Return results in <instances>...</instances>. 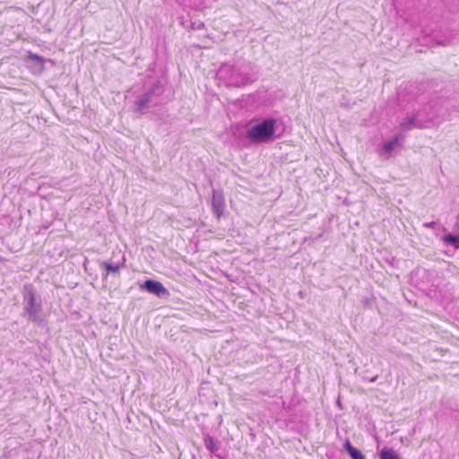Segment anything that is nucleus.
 <instances>
[{
    "label": "nucleus",
    "instance_id": "nucleus-1",
    "mask_svg": "<svg viewBox=\"0 0 459 459\" xmlns=\"http://www.w3.org/2000/svg\"><path fill=\"white\" fill-rule=\"evenodd\" d=\"M164 92L165 85L160 80L153 77L145 78L140 92L135 96L134 112L143 115L150 108L165 104Z\"/></svg>",
    "mask_w": 459,
    "mask_h": 459
},
{
    "label": "nucleus",
    "instance_id": "nucleus-2",
    "mask_svg": "<svg viewBox=\"0 0 459 459\" xmlns=\"http://www.w3.org/2000/svg\"><path fill=\"white\" fill-rule=\"evenodd\" d=\"M217 76L228 86L238 88L256 80L254 65L245 60H238L233 65L222 64L217 72Z\"/></svg>",
    "mask_w": 459,
    "mask_h": 459
},
{
    "label": "nucleus",
    "instance_id": "nucleus-3",
    "mask_svg": "<svg viewBox=\"0 0 459 459\" xmlns=\"http://www.w3.org/2000/svg\"><path fill=\"white\" fill-rule=\"evenodd\" d=\"M280 122L273 117H267L252 126L247 137L254 143H267L279 139L283 130L279 131Z\"/></svg>",
    "mask_w": 459,
    "mask_h": 459
},
{
    "label": "nucleus",
    "instance_id": "nucleus-4",
    "mask_svg": "<svg viewBox=\"0 0 459 459\" xmlns=\"http://www.w3.org/2000/svg\"><path fill=\"white\" fill-rule=\"evenodd\" d=\"M22 295L23 306L22 316L38 325H44L45 319L41 314V299L38 295L34 286L31 283H25L22 287Z\"/></svg>",
    "mask_w": 459,
    "mask_h": 459
},
{
    "label": "nucleus",
    "instance_id": "nucleus-5",
    "mask_svg": "<svg viewBox=\"0 0 459 459\" xmlns=\"http://www.w3.org/2000/svg\"><path fill=\"white\" fill-rule=\"evenodd\" d=\"M435 119V116H428L421 118V113H414L408 117L403 122L400 124L401 134L411 130L412 128H425Z\"/></svg>",
    "mask_w": 459,
    "mask_h": 459
},
{
    "label": "nucleus",
    "instance_id": "nucleus-6",
    "mask_svg": "<svg viewBox=\"0 0 459 459\" xmlns=\"http://www.w3.org/2000/svg\"><path fill=\"white\" fill-rule=\"evenodd\" d=\"M139 288L141 290L147 291L163 299H169L170 295L169 290L166 289L161 282L152 279L146 280L143 283L139 285Z\"/></svg>",
    "mask_w": 459,
    "mask_h": 459
},
{
    "label": "nucleus",
    "instance_id": "nucleus-7",
    "mask_svg": "<svg viewBox=\"0 0 459 459\" xmlns=\"http://www.w3.org/2000/svg\"><path fill=\"white\" fill-rule=\"evenodd\" d=\"M212 208L213 213L220 219L225 209L224 195L221 189H212Z\"/></svg>",
    "mask_w": 459,
    "mask_h": 459
},
{
    "label": "nucleus",
    "instance_id": "nucleus-8",
    "mask_svg": "<svg viewBox=\"0 0 459 459\" xmlns=\"http://www.w3.org/2000/svg\"><path fill=\"white\" fill-rule=\"evenodd\" d=\"M405 135L403 134L399 133L394 135L391 140L385 142L383 144V151L385 153H387L390 156L391 152L397 147L402 144L404 141Z\"/></svg>",
    "mask_w": 459,
    "mask_h": 459
},
{
    "label": "nucleus",
    "instance_id": "nucleus-9",
    "mask_svg": "<svg viewBox=\"0 0 459 459\" xmlns=\"http://www.w3.org/2000/svg\"><path fill=\"white\" fill-rule=\"evenodd\" d=\"M27 62H30L31 64V67L34 69V72L36 73H41L45 69V59L44 57L33 54L31 52H29V55L27 56Z\"/></svg>",
    "mask_w": 459,
    "mask_h": 459
},
{
    "label": "nucleus",
    "instance_id": "nucleus-10",
    "mask_svg": "<svg viewBox=\"0 0 459 459\" xmlns=\"http://www.w3.org/2000/svg\"><path fill=\"white\" fill-rule=\"evenodd\" d=\"M343 450L349 455V456L351 459H365V456L362 454V452L359 449L353 446L349 439H346V441L344 442Z\"/></svg>",
    "mask_w": 459,
    "mask_h": 459
},
{
    "label": "nucleus",
    "instance_id": "nucleus-11",
    "mask_svg": "<svg viewBox=\"0 0 459 459\" xmlns=\"http://www.w3.org/2000/svg\"><path fill=\"white\" fill-rule=\"evenodd\" d=\"M100 266L106 270L107 274L109 273H118L119 270L125 266V258H123L122 263L114 264L110 260L103 261L100 263Z\"/></svg>",
    "mask_w": 459,
    "mask_h": 459
},
{
    "label": "nucleus",
    "instance_id": "nucleus-12",
    "mask_svg": "<svg viewBox=\"0 0 459 459\" xmlns=\"http://www.w3.org/2000/svg\"><path fill=\"white\" fill-rule=\"evenodd\" d=\"M204 446L211 453L215 454L219 450L218 442L209 434H206L204 438Z\"/></svg>",
    "mask_w": 459,
    "mask_h": 459
},
{
    "label": "nucleus",
    "instance_id": "nucleus-13",
    "mask_svg": "<svg viewBox=\"0 0 459 459\" xmlns=\"http://www.w3.org/2000/svg\"><path fill=\"white\" fill-rule=\"evenodd\" d=\"M443 241L446 245L459 248V232L457 234L449 233L443 237Z\"/></svg>",
    "mask_w": 459,
    "mask_h": 459
},
{
    "label": "nucleus",
    "instance_id": "nucleus-14",
    "mask_svg": "<svg viewBox=\"0 0 459 459\" xmlns=\"http://www.w3.org/2000/svg\"><path fill=\"white\" fill-rule=\"evenodd\" d=\"M379 459H400L393 448L384 447L379 453Z\"/></svg>",
    "mask_w": 459,
    "mask_h": 459
},
{
    "label": "nucleus",
    "instance_id": "nucleus-15",
    "mask_svg": "<svg viewBox=\"0 0 459 459\" xmlns=\"http://www.w3.org/2000/svg\"><path fill=\"white\" fill-rule=\"evenodd\" d=\"M433 103L429 102L426 107H424L423 109L417 111L416 113H421V118H425L428 116H435V118L439 116V113L437 111H431L429 112L428 109L432 108Z\"/></svg>",
    "mask_w": 459,
    "mask_h": 459
},
{
    "label": "nucleus",
    "instance_id": "nucleus-16",
    "mask_svg": "<svg viewBox=\"0 0 459 459\" xmlns=\"http://www.w3.org/2000/svg\"><path fill=\"white\" fill-rule=\"evenodd\" d=\"M437 224V221H430V222L424 223L423 226L425 228H431V229H433Z\"/></svg>",
    "mask_w": 459,
    "mask_h": 459
},
{
    "label": "nucleus",
    "instance_id": "nucleus-17",
    "mask_svg": "<svg viewBox=\"0 0 459 459\" xmlns=\"http://www.w3.org/2000/svg\"><path fill=\"white\" fill-rule=\"evenodd\" d=\"M455 230L459 232V212H458V215L456 217V221H455Z\"/></svg>",
    "mask_w": 459,
    "mask_h": 459
},
{
    "label": "nucleus",
    "instance_id": "nucleus-18",
    "mask_svg": "<svg viewBox=\"0 0 459 459\" xmlns=\"http://www.w3.org/2000/svg\"><path fill=\"white\" fill-rule=\"evenodd\" d=\"M192 27H193L194 29H197V30H199V29H203V28H204V23L200 22L199 24H196V27H195V23H193V24H192Z\"/></svg>",
    "mask_w": 459,
    "mask_h": 459
},
{
    "label": "nucleus",
    "instance_id": "nucleus-19",
    "mask_svg": "<svg viewBox=\"0 0 459 459\" xmlns=\"http://www.w3.org/2000/svg\"><path fill=\"white\" fill-rule=\"evenodd\" d=\"M448 43H449L448 41H442V42H440V44H441V45H443V46H446V45H447Z\"/></svg>",
    "mask_w": 459,
    "mask_h": 459
},
{
    "label": "nucleus",
    "instance_id": "nucleus-20",
    "mask_svg": "<svg viewBox=\"0 0 459 459\" xmlns=\"http://www.w3.org/2000/svg\"><path fill=\"white\" fill-rule=\"evenodd\" d=\"M377 377H373L370 382H374L377 379Z\"/></svg>",
    "mask_w": 459,
    "mask_h": 459
}]
</instances>
